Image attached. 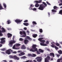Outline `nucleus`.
Returning a JSON list of instances; mask_svg holds the SVG:
<instances>
[{"mask_svg":"<svg viewBox=\"0 0 62 62\" xmlns=\"http://www.w3.org/2000/svg\"><path fill=\"white\" fill-rule=\"evenodd\" d=\"M27 39H29V40H32V39L30 38V37L29 36H28L27 37Z\"/></svg>","mask_w":62,"mask_h":62,"instance_id":"nucleus-34","label":"nucleus"},{"mask_svg":"<svg viewBox=\"0 0 62 62\" xmlns=\"http://www.w3.org/2000/svg\"><path fill=\"white\" fill-rule=\"evenodd\" d=\"M48 17H50V13L48 12Z\"/></svg>","mask_w":62,"mask_h":62,"instance_id":"nucleus-54","label":"nucleus"},{"mask_svg":"<svg viewBox=\"0 0 62 62\" xmlns=\"http://www.w3.org/2000/svg\"><path fill=\"white\" fill-rule=\"evenodd\" d=\"M28 55L29 56H32V54H28Z\"/></svg>","mask_w":62,"mask_h":62,"instance_id":"nucleus-60","label":"nucleus"},{"mask_svg":"<svg viewBox=\"0 0 62 62\" xmlns=\"http://www.w3.org/2000/svg\"><path fill=\"white\" fill-rule=\"evenodd\" d=\"M46 4H47L48 5H49L50 6H51V4L49 3V2H48L47 1H46Z\"/></svg>","mask_w":62,"mask_h":62,"instance_id":"nucleus-41","label":"nucleus"},{"mask_svg":"<svg viewBox=\"0 0 62 62\" xmlns=\"http://www.w3.org/2000/svg\"><path fill=\"white\" fill-rule=\"evenodd\" d=\"M3 8L2 6V5L1 4V3H0V10H1V9H3Z\"/></svg>","mask_w":62,"mask_h":62,"instance_id":"nucleus-31","label":"nucleus"},{"mask_svg":"<svg viewBox=\"0 0 62 62\" xmlns=\"http://www.w3.org/2000/svg\"><path fill=\"white\" fill-rule=\"evenodd\" d=\"M57 62H62V57L58 59L57 60Z\"/></svg>","mask_w":62,"mask_h":62,"instance_id":"nucleus-14","label":"nucleus"},{"mask_svg":"<svg viewBox=\"0 0 62 62\" xmlns=\"http://www.w3.org/2000/svg\"><path fill=\"white\" fill-rule=\"evenodd\" d=\"M15 55H14V56H13L12 55H11L9 56V57L10 58H15Z\"/></svg>","mask_w":62,"mask_h":62,"instance_id":"nucleus-25","label":"nucleus"},{"mask_svg":"<svg viewBox=\"0 0 62 62\" xmlns=\"http://www.w3.org/2000/svg\"><path fill=\"white\" fill-rule=\"evenodd\" d=\"M21 49H25V46L24 45H23L21 47Z\"/></svg>","mask_w":62,"mask_h":62,"instance_id":"nucleus-21","label":"nucleus"},{"mask_svg":"<svg viewBox=\"0 0 62 62\" xmlns=\"http://www.w3.org/2000/svg\"><path fill=\"white\" fill-rule=\"evenodd\" d=\"M14 21L15 22H16V23L18 24V23H21V22L22 21V20H20L19 19H17L15 20Z\"/></svg>","mask_w":62,"mask_h":62,"instance_id":"nucleus-7","label":"nucleus"},{"mask_svg":"<svg viewBox=\"0 0 62 62\" xmlns=\"http://www.w3.org/2000/svg\"><path fill=\"white\" fill-rule=\"evenodd\" d=\"M30 51L31 52H34V49H32V48H31V49H30Z\"/></svg>","mask_w":62,"mask_h":62,"instance_id":"nucleus-43","label":"nucleus"},{"mask_svg":"<svg viewBox=\"0 0 62 62\" xmlns=\"http://www.w3.org/2000/svg\"><path fill=\"white\" fill-rule=\"evenodd\" d=\"M33 56H34V57H35V56H36V55L35 54H33Z\"/></svg>","mask_w":62,"mask_h":62,"instance_id":"nucleus-55","label":"nucleus"},{"mask_svg":"<svg viewBox=\"0 0 62 62\" xmlns=\"http://www.w3.org/2000/svg\"><path fill=\"white\" fill-rule=\"evenodd\" d=\"M15 59H16V60H19V59H20V58L19 57H17V56L15 55Z\"/></svg>","mask_w":62,"mask_h":62,"instance_id":"nucleus-17","label":"nucleus"},{"mask_svg":"<svg viewBox=\"0 0 62 62\" xmlns=\"http://www.w3.org/2000/svg\"><path fill=\"white\" fill-rule=\"evenodd\" d=\"M59 5L60 6H62V3H61L59 4Z\"/></svg>","mask_w":62,"mask_h":62,"instance_id":"nucleus-64","label":"nucleus"},{"mask_svg":"<svg viewBox=\"0 0 62 62\" xmlns=\"http://www.w3.org/2000/svg\"><path fill=\"white\" fill-rule=\"evenodd\" d=\"M37 47V45H33L32 46V49H35V48H36V47Z\"/></svg>","mask_w":62,"mask_h":62,"instance_id":"nucleus-18","label":"nucleus"},{"mask_svg":"<svg viewBox=\"0 0 62 62\" xmlns=\"http://www.w3.org/2000/svg\"><path fill=\"white\" fill-rule=\"evenodd\" d=\"M56 45L57 46H60V45L58 43H56Z\"/></svg>","mask_w":62,"mask_h":62,"instance_id":"nucleus-42","label":"nucleus"},{"mask_svg":"<svg viewBox=\"0 0 62 62\" xmlns=\"http://www.w3.org/2000/svg\"><path fill=\"white\" fill-rule=\"evenodd\" d=\"M21 45L19 44H17L16 45V46H20Z\"/></svg>","mask_w":62,"mask_h":62,"instance_id":"nucleus-35","label":"nucleus"},{"mask_svg":"<svg viewBox=\"0 0 62 62\" xmlns=\"http://www.w3.org/2000/svg\"><path fill=\"white\" fill-rule=\"evenodd\" d=\"M32 23L34 24H37V23H36V22L35 21H33L32 22Z\"/></svg>","mask_w":62,"mask_h":62,"instance_id":"nucleus-37","label":"nucleus"},{"mask_svg":"<svg viewBox=\"0 0 62 62\" xmlns=\"http://www.w3.org/2000/svg\"><path fill=\"white\" fill-rule=\"evenodd\" d=\"M45 42V40L43 41L42 42H41V43H40V45H41V46H43V45L44 44Z\"/></svg>","mask_w":62,"mask_h":62,"instance_id":"nucleus-20","label":"nucleus"},{"mask_svg":"<svg viewBox=\"0 0 62 62\" xmlns=\"http://www.w3.org/2000/svg\"><path fill=\"white\" fill-rule=\"evenodd\" d=\"M20 41H23V39L22 38H20L19 39Z\"/></svg>","mask_w":62,"mask_h":62,"instance_id":"nucleus-50","label":"nucleus"},{"mask_svg":"<svg viewBox=\"0 0 62 62\" xmlns=\"http://www.w3.org/2000/svg\"><path fill=\"white\" fill-rule=\"evenodd\" d=\"M12 42H13V43H15V42H16V41H14V40H13V41H12Z\"/></svg>","mask_w":62,"mask_h":62,"instance_id":"nucleus-46","label":"nucleus"},{"mask_svg":"<svg viewBox=\"0 0 62 62\" xmlns=\"http://www.w3.org/2000/svg\"><path fill=\"white\" fill-rule=\"evenodd\" d=\"M3 5L4 6V8H7V6H6V5L5 4L3 3Z\"/></svg>","mask_w":62,"mask_h":62,"instance_id":"nucleus-39","label":"nucleus"},{"mask_svg":"<svg viewBox=\"0 0 62 62\" xmlns=\"http://www.w3.org/2000/svg\"><path fill=\"white\" fill-rule=\"evenodd\" d=\"M42 4H44L45 6H44V5L43 4L40 5V6L38 8V9H39V10H43L44 9V8H45L46 7H47V4H46V3L44 2H43Z\"/></svg>","mask_w":62,"mask_h":62,"instance_id":"nucleus-1","label":"nucleus"},{"mask_svg":"<svg viewBox=\"0 0 62 62\" xmlns=\"http://www.w3.org/2000/svg\"><path fill=\"white\" fill-rule=\"evenodd\" d=\"M34 50L33 49V52H37L38 51V49L37 48H36L35 49H34Z\"/></svg>","mask_w":62,"mask_h":62,"instance_id":"nucleus-29","label":"nucleus"},{"mask_svg":"<svg viewBox=\"0 0 62 62\" xmlns=\"http://www.w3.org/2000/svg\"><path fill=\"white\" fill-rule=\"evenodd\" d=\"M1 30L2 32L3 33H4V32H6V30H5V29L3 27L1 28Z\"/></svg>","mask_w":62,"mask_h":62,"instance_id":"nucleus-15","label":"nucleus"},{"mask_svg":"<svg viewBox=\"0 0 62 62\" xmlns=\"http://www.w3.org/2000/svg\"><path fill=\"white\" fill-rule=\"evenodd\" d=\"M28 22V20H26L24 21V23H27Z\"/></svg>","mask_w":62,"mask_h":62,"instance_id":"nucleus-52","label":"nucleus"},{"mask_svg":"<svg viewBox=\"0 0 62 62\" xmlns=\"http://www.w3.org/2000/svg\"><path fill=\"white\" fill-rule=\"evenodd\" d=\"M37 54H40V52H39V51H37Z\"/></svg>","mask_w":62,"mask_h":62,"instance_id":"nucleus-44","label":"nucleus"},{"mask_svg":"<svg viewBox=\"0 0 62 62\" xmlns=\"http://www.w3.org/2000/svg\"><path fill=\"white\" fill-rule=\"evenodd\" d=\"M53 8L54 9H55L56 10H57V9L58 8L56 7V6H54V7Z\"/></svg>","mask_w":62,"mask_h":62,"instance_id":"nucleus-24","label":"nucleus"},{"mask_svg":"<svg viewBox=\"0 0 62 62\" xmlns=\"http://www.w3.org/2000/svg\"><path fill=\"white\" fill-rule=\"evenodd\" d=\"M24 35H23L22 36H21L20 37H22V38H25V37H26V34H24Z\"/></svg>","mask_w":62,"mask_h":62,"instance_id":"nucleus-28","label":"nucleus"},{"mask_svg":"<svg viewBox=\"0 0 62 62\" xmlns=\"http://www.w3.org/2000/svg\"><path fill=\"white\" fill-rule=\"evenodd\" d=\"M6 38H2L0 39L1 41H0V43L1 44H5V42H6V40L4 39H5Z\"/></svg>","mask_w":62,"mask_h":62,"instance_id":"nucleus-3","label":"nucleus"},{"mask_svg":"<svg viewBox=\"0 0 62 62\" xmlns=\"http://www.w3.org/2000/svg\"><path fill=\"white\" fill-rule=\"evenodd\" d=\"M39 51L40 53H42L44 52V51L42 50L41 49H39Z\"/></svg>","mask_w":62,"mask_h":62,"instance_id":"nucleus-19","label":"nucleus"},{"mask_svg":"<svg viewBox=\"0 0 62 62\" xmlns=\"http://www.w3.org/2000/svg\"><path fill=\"white\" fill-rule=\"evenodd\" d=\"M39 31L40 33H42L43 32V30L42 29H39Z\"/></svg>","mask_w":62,"mask_h":62,"instance_id":"nucleus-33","label":"nucleus"},{"mask_svg":"<svg viewBox=\"0 0 62 62\" xmlns=\"http://www.w3.org/2000/svg\"><path fill=\"white\" fill-rule=\"evenodd\" d=\"M45 62H49L48 61L50 59V57L49 56H47V57L45 59Z\"/></svg>","mask_w":62,"mask_h":62,"instance_id":"nucleus-6","label":"nucleus"},{"mask_svg":"<svg viewBox=\"0 0 62 62\" xmlns=\"http://www.w3.org/2000/svg\"><path fill=\"white\" fill-rule=\"evenodd\" d=\"M19 48H16L15 47V45L13 47V49H15L16 50L19 49Z\"/></svg>","mask_w":62,"mask_h":62,"instance_id":"nucleus-23","label":"nucleus"},{"mask_svg":"<svg viewBox=\"0 0 62 62\" xmlns=\"http://www.w3.org/2000/svg\"><path fill=\"white\" fill-rule=\"evenodd\" d=\"M51 44L52 45L51 46V47H52L53 48H54L55 47V46L54 44H55V43L54 42H52Z\"/></svg>","mask_w":62,"mask_h":62,"instance_id":"nucleus-10","label":"nucleus"},{"mask_svg":"<svg viewBox=\"0 0 62 62\" xmlns=\"http://www.w3.org/2000/svg\"><path fill=\"white\" fill-rule=\"evenodd\" d=\"M12 44H13V43L12 42V41H11L10 42V43L9 44V45L10 46H12Z\"/></svg>","mask_w":62,"mask_h":62,"instance_id":"nucleus-30","label":"nucleus"},{"mask_svg":"<svg viewBox=\"0 0 62 62\" xmlns=\"http://www.w3.org/2000/svg\"><path fill=\"white\" fill-rule=\"evenodd\" d=\"M32 10L33 11H36V10H37V8H32Z\"/></svg>","mask_w":62,"mask_h":62,"instance_id":"nucleus-40","label":"nucleus"},{"mask_svg":"<svg viewBox=\"0 0 62 62\" xmlns=\"http://www.w3.org/2000/svg\"><path fill=\"white\" fill-rule=\"evenodd\" d=\"M39 37H43V35H41L39 36Z\"/></svg>","mask_w":62,"mask_h":62,"instance_id":"nucleus-62","label":"nucleus"},{"mask_svg":"<svg viewBox=\"0 0 62 62\" xmlns=\"http://www.w3.org/2000/svg\"><path fill=\"white\" fill-rule=\"evenodd\" d=\"M52 11L53 12H56V11L54 9H53L52 10Z\"/></svg>","mask_w":62,"mask_h":62,"instance_id":"nucleus-38","label":"nucleus"},{"mask_svg":"<svg viewBox=\"0 0 62 62\" xmlns=\"http://www.w3.org/2000/svg\"><path fill=\"white\" fill-rule=\"evenodd\" d=\"M23 51L22 50H19L18 51H17V53H21V52H22Z\"/></svg>","mask_w":62,"mask_h":62,"instance_id":"nucleus-51","label":"nucleus"},{"mask_svg":"<svg viewBox=\"0 0 62 62\" xmlns=\"http://www.w3.org/2000/svg\"><path fill=\"white\" fill-rule=\"evenodd\" d=\"M29 9L30 10H32L33 9V8H32V7H30V8H29Z\"/></svg>","mask_w":62,"mask_h":62,"instance_id":"nucleus-47","label":"nucleus"},{"mask_svg":"<svg viewBox=\"0 0 62 62\" xmlns=\"http://www.w3.org/2000/svg\"><path fill=\"white\" fill-rule=\"evenodd\" d=\"M58 52L59 54H62V51L61 50H59L58 51Z\"/></svg>","mask_w":62,"mask_h":62,"instance_id":"nucleus-26","label":"nucleus"},{"mask_svg":"<svg viewBox=\"0 0 62 62\" xmlns=\"http://www.w3.org/2000/svg\"><path fill=\"white\" fill-rule=\"evenodd\" d=\"M7 22L8 23V24H10V23H11V21H10V20H8L7 21Z\"/></svg>","mask_w":62,"mask_h":62,"instance_id":"nucleus-32","label":"nucleus"},{"mask_svg":"<svg viewBox=\"0 0 62 62\" xmlns=\"http://www.w3.org/2000/svg\"><path fill=\"white\" fill-rule=\"evenodd\" d=\"M24 54H25L24 53L22 52L20 53V54H19V56H22V55H23Z\"/></svg>","mask_w":62,"mask_h":62,"instance_id":"nucleus-12","label":"nucleus"},{"mask_svg":"<svg viewBox=\"0 0 62 62\" xmlns=\"http://www.w3.org/2000/svg\"><path fill=\"white\" fill-rule=\"evenodd\" d=\"M54 47L55 48V49H56V50H57L58 49V47H57V46H55Z\"/></svg>","mask_w":62,"mask_h":62,"instance_id":"nucleus-45","label":"nucleus"},{"mask_svg":"<svg viewBox=\"0 0 62 62\" xmlns=\"http://www.w3.org/2000/svg\"><path fill=\"white\" fill-rule=\"evenodd\" d=\"M13 50H11V49H8L6 51V53L7 54H11V52H12Z\"/></svg>","mask_w":62,"mask_h":62,"instance_id":"nucleus-4","label":"nucleus"},{"mask_svg":"<svg viewBox=\"0 0 62 62\" xmlns=\"http://www.w3.org/2000/svg\"><path fill=\"white\" fill-rule=\"evenodd\" d=\"M37 36H38V35H37V34H34L32 35L33 37V38H36Z\"/></svg>","mask_w":62,"mask_h":62,"instance_id":"nucleus-22","label":"nucleus"},{"mask_svg":"<svg viewBox=\"0 0 62 62\" xmlns=\"http://www.w3.org/2000/svg\"><path fill=\"white\" fill-rule=\"evenodd\" d=\"M43 46H47V45L46 44H44V45Z\"/></svg>","mask_w":62,"mask_h":62,"instance_id":"nucleus-63","label":"nucleus"},{"mask_svg":"<svg viewBox=\"0 0 62 62\" xmlns=\"http://www.w3.org/2000/svg\"><path fill=\"white\" fill-rule=\"evenodd\" d=\"M22 58H26L27 57L25 56H24L22 57Z\"/></svg>","mask_w":62,"mask_h":62,"instance_id":"nucleus-48","label":"nucleus"},{"mask_svg":"<svg viewBox=\"0 0 62 62\" xmlns=\"http://www.w3.org/2000/svg\"><path fill=\"white\" fill-rule=\"evenodd\" d=\"M20 35H22L23 34V35H25L26 33L25 31H20Z\"/></svg>","mask_w":62,"mask_h":62,"instance_id":"nucleus-8","label":"nucleus"},{"mask_svg":"<svg viewBox=\"0 0 62 62\" xmlns=\"http://www.w3.org/2000/svg\"><path fill=\"white\" fill-rule=\"evenodd\" d=\"M36 59H37V61H38V62H40L42 61V58L41 57H37L36 58Z\"/></svg>","mask_w":62,"mask_h":62,"instance_id":"nucleus-5","label":"nucleus"},{"mask_svg":"<svg viewBox=\"0 0 62 62\" xmlns=\"http://www.w3.org/2000/svg\"><path fill=\"white\" fill-rule=\"evenodd\" d=\"M24 30H26V29H27V28L26 27H24Z\"/></svg>","mask_w":62,"mask_h":62,"instance_id":"nucleus-61","label":"nucleus"},{"mask_svg":"<svg viewBox=\"0 0 62 62\" xmlns=\"http://www.w3.org/2000/svg\"><path fill=\"white\" fill-rule=\"evenodd\" d=\"M1 54H5V53L4 52H1Z\"/></svg>","mask_w":62,"mask_h":62,"instance_id":"nucleus-57","label":"nucleus"},{"mask_svg":"<svg viewBox=\"0 0 62 62\" xmlns=\"http://www.w3.org/2000/svg\"><path fill=\"white\" fill-rule=\"evenodd\" d=\"M6 48H3L1 49V51H6Z\"/></svg>","mask_w":62,"mask_h":62,"instance_id":"nucleus-36","label":"nucleus"},{"mask_svg":"<svg viewBox=\"0 0 62 62\" xmlns=\"http://www.w3.org/2000/svg\"><path fill=\"white\" fill-rule=\"evenodd\" d=\"M12 53H13V54H16V53H17V52L16 51H12Z\"/></svg>","mask_w":62,"mask_h":62,"instance_id":"nucleus-53","label":"nucleus"},{"mask_svg":"<svg viewBox=\"0 0 62 62\" xmlns=\"http://www.w3.org/2000/svg\"><path fill=\"white\" fill-rule=\"evenodd\" d=\"M7 36H8V38H9L12 37V35L10 33H8L7 34Z\"/></svg>","mask_w":62,"mask_h":62,"instance_id":"nucleus-9","label":"nucleus"},{"mask_svg":"<svg viewBox=\"0 0 62 62\" xmlns=\"http://www.w3.org/2000/svg\"><path fill=\"white\" fill-rule=\"evenodd\" d=\"M28 42H29V41H28V40L27 39H25L24 40V43L25 44H27Z\"/></svg>","mask_w":62,"mask_h":62,"instance_id":"nucleus-11","label":"nucleus"},{"mask_svg":"<svg viewBox=\"0 0 62 62\" xmlns=\"http://www.w3.org/2000/svg\"><path fill=\"white\" fill-rule=\"evenodd\" d=\"M43 39V38H40L38 39V40H39V41H40V42H42L45 40H42V39Z\"/></svg>","mask_w":62,"mask_h":62,"instance_id":"nucleus-13","label":"nucleus"},{"mask_svg":"<svg viewBox=\"0 0 62 62\" xmlns=\"http://www.w3.org/2000/svg\"><path fill=\"white\" fill-rule=\"evenodd\" d=\"M3 62H8V61H7L6 60H3Z\"/></svg>","mask_w":62,"mask_h":62,"instance_id":"nucleus-58","label":"nucleus"},{"mask_svg":"<svg viewBox=\"0 0 62 62\" xmlns=\"http://www.w3.org/2000/svg\"><path fill=\"white\" fill-rule=\"evenodd\" d=\"M31 6L30 7H34V5H33V4H31V5H30Z\"/></svg>","mask_w":62,"mask_h":62,"instance_id":"nucleus-59","label":"nucleus"},{"mask_svg":"<svg viewBox=\"0 0 62 62\" xmlns=\"http://www.w3.org/2000/svg\"><path fill=\"white\" fill-rule=\"evenodd\" d=\"M23 24L24 25H25V26H28L29 25V23H23Z\"/></svg>","mask_w":62,"mask_h":62,"instance_id":"nucleus-27","label":"nucleus"},{"mask_svg":"<svg viewBox=\"0 0 62 62\" xmlns=\"http://www.w3.org/2000/svg\"><path fill=\"white\" fill-rule=\"evenodd\" d=\"M36 4L35 5V7L36 8H38L39 6V5L38 3H40L42 2V0H39L38 1L36 0L35 1Z\"/></svg>","mask_w":62,"mask_h":62,"instance_id":"nucleus-2","label":"nucleus"},{"mask_svg":"<svg viewBox=\"0 0 62 62\" xmlns=\"http://www.w3.org/2000/svg\"><path fill=\"white\" fill-rule=\"evenodd\" d=\"M46 43L47 44H49V42L48 41H46Z\"/></svg>","mask_w":62,"mask_h":62,"instance_id":"nucleus-49","label":"nucleus"},{"mask_svg":"<svg viewBox=\"0 0 62 62\" xmlns=\"http://www.w3.org/2000/svg\"><path fill=\"white\" fill-rule=\"evenodd\" d=\"M0 36H3V34L2 33H0Z\"/></svg>","mask_w":62,"mask_h":62,"instance_id":"nucleus-56","label":"nucleus"},{"mask_svg":"<svg viewBox=\"0 0 62 62\" xmlns=\"http://www.w3.org/2000/svg\"><path fill=\"white\" fill-rule=\"evenodd\" d=\"M50 56H52L53 57H54V54L53 53H50Z\"/></svg>","mask_w":62,"mask_h":62,"instance_id":"nucleus-16","label":"nucleus"}]
</instances>
